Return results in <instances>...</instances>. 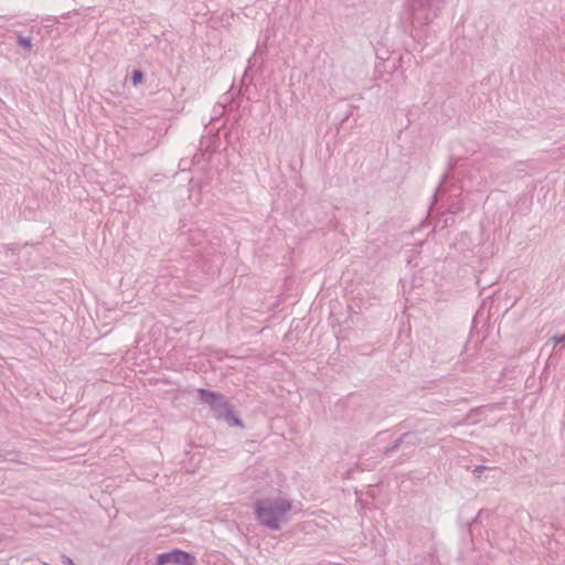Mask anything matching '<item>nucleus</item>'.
I'll list each match as a JSON object with an SVG mask.
<instances>
[{"mask_svg": "<svg viewBox=\"0 0 565 565\" xmlns=\"http://www.w3.org/2000/svg\"><path fill=\"white\" fill-rule=\"evenodd\" d=\"M395 429H405V431L392 439L387 446L381 447L380 451L386 458L397 456L396 460L398 462H404L409 459L415 454L416 448L420 446V435L427 431V427L422 420L406 419L399 423Z\"/></svg>", "mask_w": 565, "mask_h": 565, "instance_id": "obj_1", "label": "nucleus"}, {"mask_svg": "<svg viewBox=\"0 0 565 565\" xmlns=\"http://www.w3.org/2000/svg\"><path fill=\"white\" fill-rule=\"evenodd\" d=\"M551 341L554 342L555 347L558 344L565 343V334H556L551 338Z\"/></svg>", "mask_w": 565, "mask_h": 565, "instance_id": "obj_15", "label": "nucleus"}, {"mask_svg": "<svg viewBox=\"0 0 565 565\" xmlns=\"http://www.w3.org/2000/svg\"><path fill=\"white\" fill-rule=\"evenodd\" d=\"M425 562H426L427 565H441L440 561H439V557L437 555L436 547H431L429 550L428 556H427Z\"/></svg>", "mask_w": 565, "mask_h": 565, "instance_id": "obj_12", "label": "nucleus"}, {"mask_svg": "<svg viewBox=\"0 0 565 565\" xmlns=\"http://www.w3.org/2000/svg\"><path fill=\"white\" fill-rule=\"evenodd\" d=\"M392 437H393L392 430L386 429V430H382V431L377 433L374 440H375L376 445H380L383 441H385L387 438H392Z\"/></svg>", "mask_w": 565, "mask_h": 565, "instance_id": "obj_13", "label": "nucleus"}, {"mask_svg": "<svg viewBox=\"0 0 565 565\" xmlns=\"http://www.w3.org/2000/svg\"><path fill=\"white\" fill-rule=\"evenodd\" d=\"M205 267H206V265L204 264V265H203V271H204L205 274H209V271H210V267H209V268H205Z\"/></svg>", "mask_w": 565, "mask_h": 565, "instance_id": "obj_19", "label": "nucleus"}, {"mask_svg": "<svg viewBox=\"0 0 565 565\" xmlns=\"http://www.w3.org/2000/svg\"><path fill=\"white\" fill-rule=\"evenodd\" d=\"M444 0H411L408 19L411 21V36L422 41L426 35V28L437 18L444 8Z\"/></svg>", "mask_w": 565, "mask_h": 565, "instance_id": "obj_3", "label": "nucleus"}, {"mask_svg": "<svg viewBox=\"0 0 565 565\" xmlns=\"http://www.w3.org/2000/svg\"><path fill=\"white\" fill-rule=\"evenodd\" d=\"M267 53L266 44H257L253 55L248 58V65L245 70L244 77H247L249 72H260L265 56Z\"/></svg>", "mask_w": 565, "mask_h": 565, "instance_id": "obj_7", "label": "nucleus"}, {"mask_svg": "<svg viewBox=\"0 0 565 565\" xmlns=\"http://www.w3.org/2000/svg\"><path fill=\"white\" fill-rule=\"evenodd\" d=\"M493 512L487 509H481L476 518L472 520V522L469 524V532H472L477 525L483 524V522H487V525L492 526L493 525Z\"/></svg>", "mask_w": 565, "mask_h": 565, "instance_id": "obj_8", "label": "nucleus"}, {"mask_svg": "<svg viewBox=\"0 0 565 565\" xmlns=\"http://www.w3.org/2000/svg\"><path fill=\"white\" fill-rule=\"evenodd\" d=\"M483 470H486V467L484 466H476V468L473 469V475L476 478H481V475L483 472Z\"/></svg>", "mask_w": 565, "mask_h": 565, "instance_id": "obj_17", "label": "nucleus"}, {"mask_svg": "<svg viewBox=\"0 0 565 565\" xmlns=\"http://www.w3.org/2000/svg\"><path fill=\"white\" fill-rule=\"evenodd\" d=\"M456 163L449 164L447 173L444 175L441 182L439 183L434 196L433 202L428 210V216H433L434 212H436L437 207V201L439 198H443L448 191L450 192L447 198V209L450 212V214H457L462 211V199L461 194L462 191H472L475 188L472 185H468L465 181L457 186L454 183L448 185L452 179V171L455 169ZM476 190H479L476 188Z\"/></svg>", "mask_w": 565, "mask_h": 565, "instance_id": "obj_4", "label": "nucleus"}, {"mask_svg": "<svg viewBox=\"0 0 565 565\" xmlns=\"http://www.w3.org/2000/svg\"><path fill=\"white\" fill-rule=\"evenodd\" d=\"M552 531H553V525L551 524L548 532H546V535H548V533L552 532Z\"/></svg>", "mask_w": 565, "mask_h": 565, "instance_id": "obj_20", "label": "nucleus"}, {"mask_svg": "<svg viewBox=\"0 0 565 565\" xmlns=\"http://www.w3.org/2000/svg\"><path fill=\"white\" fill-rule=\"evenodd\" d=\"M2 457H3V460L17 461L18 454L9 451L6 454V456H2Z\"/></svg>", "mask_w": 565, "mask_h": 565, "instance_id": "obj_16", "label": "nucleus"}, {"mask_svg": "<svg viewBox=\"0 0 565 565\" xmlns=\"http://www.w3.org/2000/svg\"><path fill=\"white\" fill-rule=\"evenodd\" d=\"M456 214H450V212L448 211V209L446 207L445 211L443 212H437L436 216L435 214L433 216H429L430 218H436L435 220V227H440V228H445V227H448L450 226L451 224L455 223V216Z\"/></svg>", "mask_w": 565, "mask_h": 565, "instance_id": "obj_9", "label": "nucleus"}, {"mask_svg": "<svg viewBox=\"0 0 565 565\" xmlns=\"http://www.w3.org/2000/svg\"><path fill=\"white\" fill-rule=\"evenodd\" d=\"M198 395L201 403L210 406L216 419H222L232 427H243L242 419L234 413L233 406L225 395L206 388H199Z\"/></svg>", "mask_w": 565, "mask_h": 565, "instance_id": "obj_5", "label": "nucleus"}, {"mask_svg": "<svg viewBox=\"0 0 565 565\" xmlns=\"http://www.w3.org/2000/svg\"><path fill=\"white\" fill-rule=\"evenodd\" d=\"M196 557L194 554L173 548L169 552H164L157 555L154 565H195Z\"/></svg>", "mask_w": 565, "mask_h": 565, "instance_id": "obj_6", "label": "nucleus"}, {"mask_svg": "<svg viewBox=\"0 0 565 565\" xmlns=\"http://www.w3.org/2000/svg\"><path fill=\"white\" fill-rule=\"evenodd\" d=\"M65 559L63 561V564L64 565H76L71 558L68 557H64Z\"/></svg>", "mask_w": 565, "mask_h": 565, "instance_id": "obj_18", "label": "nucleus"}, {"mask_svg": "<svg viewBox=\"0 0 565 565\" xmlns=\"http://www.w3.org/2000/svg\"><path fill=\"white\" fill-rule=\"evenodd\" d=\"M145 81V73L141 70L135 68L130 74V83L134 86L142 84Z\"/></svg>", "mask_w": 565, "mask_h": 565, "instance_id": "obj_11", "label": "nucleus"}, {"mask_svg": "<svg viewBox=\"0 0 565 565\" xmlns=\"http://www.w3.org/2000/svg\"><path fill=\"white\" fill-rule=\"evenodd\" d=\"M291 508V500L281 495L258 498L253 503L256 521L271 531H279L288 522Z\"/></svg>", "mask_w": 565, "mask_h": 565, "instance_id": "obj_2", "label": "nucleus"}, {"mask_svg": "<svg viewBox=\"0 0 565 565\" xmlns=\"http://www.w3.org/2000/svg\"><path fill=\"white\" fill-rule=\"evenodd\" d=\"M17 44L26 52H31L33 47L32 39L20 33L17 34Z\"/></svg>", "mask_w": 565, "mask_h": 565, "instance_id": "obj_10", "label": "nucleus"}, {"mask_svg": "<svg viewBox=\"0 0 565 565\" xmlns=\"http://www.w3.org/2000/svg\"><path fill=\"white\" fill-rule=\"evenodd\" d=\"M358 107L352 104H345V110L341 117V125H343L354 113Z\"/></svg>", "mask_w": 565, "mask_h": 565, "instance_id": "obj_14", "label": "nucleus"}]
</instances>
